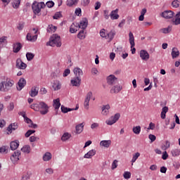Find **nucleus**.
I'll list each match as a JSON object with an SVG mask.
<instances>
[{
	"label": "nucleus",
	"mask_w": 180,
	"mask_h": 180,
	"mask_svg": "<svg viewBox=\"0 0 180 180\" xmlns=\"http://www.w3.org/2000/svg\"><path fill=\"white\" fill-rule=\"evenodd\" d=\"M46 46H51V47H61V39L60 36L57 34H53L51 39L47 42Z\"/></svg>",
	"instance_id": "nucleus-1"
},
{
	"label": "nucleus",
	"mask_w": 180,
	"mask_h": 180,
	"mask_svg": "<svg viewBox=\"0 0 180 180\" xmlns=\"http://www.w3.org/2000/svg\"><path fill=\"white\" fill-rule=\"evenodd\" d=\"M39 32V30L37 28H33L30 31V32L27 34V40L28 41H31L32 43H34L36 40H37V32Z\"/></svg>",
	"instance_id": "nucleus-2"
},
{
	"label": "nucleus",
	"mask_w": 180,
	"mask_h": 180,
	"mask_svg": "<svg viewBox=\"0 0 180 180\" xmlns=\"http://www.w3.org/2000/svg\"><path fill=\"white\" fill-rule=\"evenodd\" d=\"M44 8H46V4L44 2H40V3H33L32 6V11L35 15H37V13H40L41 9Z\"/></svg>",
	"instance_id": "nucleus-3"
},
{
	"label": "nucleus",
	"mask_w": 180,
	"mask_h": 180,
	"mask_svg": "<svg viewBox=\"0 0 180 180\" xmlns=\"http://www.w3.org/2000/svg\"><path fill=\"white\" fill-rule=\"evenodd\" d=\"M119 119H120V114L116 113L114 116H112L108 120H107L105 123L108 126H112V124H115V123H116Z\"/></svg>",
	"instance_id": "nucleus-4"
},
{
	"label": "nucleus",
	"mask_w": 180,
	"mask_h": 180,
	"mask_svg": "<svg viewBox=\"0 0 180 180\" xmlns=\"http://www.w3.org/2000/svg\"><path fill=\"white\" fill-rule=\"evenodd\" d=\"M39 112L41 115H47L49 113V105L46 103L41 101L39 102Z\"/></svg>",
	"instance_id": "nucleus-5"
},
{
	"label": "nucleus",
	"mask_w": 180,
	"mask_h": 180,
	"mask_svg": "<svg viewBox=\"0 0 180 180\" xmlns=\"http://www.w3.org/2000/svg\"><path fill=\"white\" fill-rule=\"evenodd\" d=\"M174 15H175L174 11L171 10H167L162 13L161 17L164 18L165 19H172V18H174Z\"/></svg>",
	"instance_id": "nucleus-6"
},
{
	"label": "nucleus",
	"mask_w": 180,
	"mask_h": 180,
	"mask_svg": "<svg viewBox=\"0 0 180 180\" xmlns=\"http://www.w3.org/2000/svg\"><path fill=\"white\" fill-rule=\"evenodd\" d=\"M92 95H93L92 91H89L86 95L84 106V109H86V110L89 109V101H91V98Z\"/></svg>",
	"instance_id": "nucleus-7"
},
{
	"label": "nucleus",
	"mask_w": 180,
	"mask_h": 180,
	"mask_svg": "<svg viewBox=\"0 0 180 180\" xmlns=\"http://www.w3.org/2000/svg\"><path fill=\"white\" fill-rule=\"evenodd\" d=\"M20 158V150H16L13 153V154L11 157V160L13 164H16L19 159Z\"/></svg>",
	"instance_id": "nucleus-8"
},
{
	"label": "nucleus",
	"mask_w": 180,
	"mask_h": 180,
	"mask_svg": "<svg viewBox=\"0 0 180 180\" xmlns=\"http://www.w3.org/2000/svg\"><path fill=\"white\" fill-rule=\"evenodd\" d=\"M15 67L16 68H18V70H26L27 65L23 63V61H22V59L18 58L16 60Z\"/></svg>",
	"instance_id": "nucleus-9"
},
{
	"label": "nucleus",
	"mask_w": 180,
	"mask_h": 180,
	"mask_svg": "<svg viewBox=\"0 0 180 180\" xmlns=\"http://www.w3.org/2000/svg\"><path fill=\"white\" fill-rule=\"evenodd\" d=\"M139 56L143 61H148V60H150V54L146 50H141Z\"/></svg>",
	"instance_id": "nucleus-10"
},
{
	"label": "nucleus",
	"mask_w": 180,
	"mask_h": 180,
	"mask_svg": "<svg viewBox=\"0 0 180 180\" xmlns=\"http://www.w3.org/2000/svg\"><path fill=\"white\" fill-rule=\"evenodd\" d=\"M117 82V77H116L114 75H110L107 77V84L108 85H115Z\"/></svg>",
	"instance_id": "nucleus-11"
},
{
	"label": "nucleus",
	"mask_w": 180,
	"mask_h": 180,
	"mask_svg": "<svg viewBox=\"0 0 180 180\" xmlns=\"http://www.w3.org/2000/svg\"><path fill=\"white\" fill-rule=\"evenodd\" d=\"M19 127V125H18L17 122L11 123L8 127H7V134H12V131L17 130V129Z\"/></svg>",
	"instance_id": "nucleus-12"
},
{
	"label": "nucleus",
	"mask_w": 180,
	"mask_h": 180,
	"mask_svg": "<svg viewBox=\"0 0 180 180\" xmlns=\"http://www.w3.org/2000/svg\"><path fill=\"white\" fill-rule=\"evenodd\" d=\"M120 16L119 15V9L117 8L111 11L110 18L112 20H117Z\"/></svg>",
	"instance_id": "nucleus-13"
},
{
	"label": "nucleus",
	"mask_w": 180,
	"mask_h": 180,
	"mask_svg": "<svg viewBox=\"0 0 180 180\" xmlns=\"http://www.w3.org/2000/svg\"><path fill=\"white\" fill-rule=\"evenodd\" d=\"M78 24L79 25L77 26L79 29H82V30H85V29L88 27V19L83 18Z\"/></svg>",
	"instance_id": "nucleus-14"
},
{
	"label": "nucleus",
	"mask_w": 180,
	"mask_h": 180,
	"mask_svg": "<svg viewBox=\"0 0 180 180\" xmlns=\"http://www.w3.org/2000/svg\"><path fill=\"white\" fill-rule=\"evenodd\" d=\"M1 1L4 4H9V2H11V0H1ZM12 5L15 9H18V8H19V6L20 5V0H13Z\"/></svg>",
	"instance_id": "nucleus-15"
},
{
	"label": "nucleus",
	"mask_w": 180,
	"mask_h": 180,
	"mask_svg": "<svg viewBox=\"0 0 180 180\" xmlns=\"http://www.w3.org/2000/svg\"><path fill=\"white\" fill-rule=\"evenodd\" d=\"M18 87H17L18 91H22L25 86H26V79L25 78H20L18 82Z\"/></svg>",
	"instance_id": "nucleus-16"
},
{
	"label": "nucleus",
	"mask_w": 180,
	"mask_h": 180,
	"mask_svg": "<svg viewBox=\"0 0 180 180\" xmlns=\"http://www.w3.org/2000/svg\"><path fill=\"white\" fill-rule=\"evenodd\" d=\"M110 109V105L109 104L104 105L101 108V115L103 116H108L109 115V110Z\"/></svg>",
	"instance_id": "nucleus-17"
},
{
	"label": "nucleus",
	"mask_w": 180,
	"mask_h": 180,
	"mask_svg": "<svg viewBox=\"0 0 180 180\" xmlns=\"http://www.w3.org/2000/svg\"><path fill=\"white\" fill-rule=\"evenodd\" d=\"M70 83L72 85V86H79V85H81V77H74L70 81Z\"/></svg>",
	"instance_id": "nucleus-18"
},
{
	"label": "nucleus",
	"mask_w": 180,
	"mask_h": 180,
	"mask_svg": "<svg viewBox=\"0 0 180 180\" xmlns=\"http://www.w3.org/2000/svg\"><path fill=\"white\" fill-rule=\"evenodd\" d=\"M122 87L120 84L115 85L110 89V94H119L122 91Z\"/></svg>",
	"instance_id": "nucleus-19"
},
{
	"label": "nucleus",
	"mask_w": 180,
	"mask_h": 180,
	"mask_svg": "<svg viewBox=\"0 0 180 180\" xmlns=\"http://www.w3.org/2000/svg\"><path fill=\"white\" fill-rule=\"evenodd\" d=\"M78 26H79V23L73 22L71 25L70 28V33H77V32L78 31V29H79V27Z\"/></svg>",
	"instance_id": "nucleus-20"
},
{
	"label": "nucleus",
	"mask_w": 180,
	"mask_h": 180,
	"mask_svg": "<svg viewBox=\"0 0 180 180\" xmlns=\"http://www.w3.org/2000/svg\"><path fill=\"white\" fill-rule=\"evenodd\" d=\"M22 49V44L17 42L13 44V53H19Z\"/></svg>",
	"instance_id": "nucleus-21"
},
{
	"label": "nucleus",
	"mask_w": 180,
	"mask_h": 180,
	"mask_svg": "<svg viewBox=\"0 0 180 180\" xmlns=\"http://www.w3.org/2000/svg\"><path fill=\"white\" fill-rule=\"evenodd\" d=\"M39 94V88L37 86H33L30 91V95L32 98H34V96H37Z\"/></svg>",
	"instance_id": "nucleus-22"
},
{
	"label": "nucleus",
	"mask_w": 180,
	"mask_h": 180,
	"mask_svg": "<svg viewBox=\"0 0 180 180\" xmlns=\"http://www.w3.org/2000/svg\"><path fill=\"white\" fill-rule=\"evenodd\" d=\"M52 88L54 91H59L61 89V83L58 80H55L53 83Z\"/></svg>",
	"instance_id": "nucleus-23"
},
{
	"label": "nucleus",
	"mask_w": 180,
	"mask_h": 180,
	"mask_svg": "<svg viewBox=\"0 0 180 180\" xmlns=\"http://www.w3.org/2000/svg\"><path fill=\"white\" fill-rule=\"evenodd\" d=\"M15 84V82L13 80H8L7 82H5V86H6V91L8 92V91H10L11 88L13 86V84Z\"/></svg>",
	"instance_id": "nucleus-24"
},
{
	"label": "nucleus",
	"mask_w": 180,
	"mask_h": 180,
	"mask_svg": "<svg viewBox=\"0 0 180 180\" xmlns=\"http://www.w3.org/2000/svg\"><path fill=\"white\" fill-rule=\"evenodd\" d=\"M175 18H173L172 22L176 25H180V11H179L175 15Z\"/></svg>",
	"instance_id": "nucleus-25"
},
{
	"label": "nucleus",
	"mask_w": 180,
	"mask_h": 180,
	"mask_svg": "<svg viewBox=\"0 0 180 180\" xmlns=\"http://www.w3.org/2000/svg\"><path fill=\"white\" fill-rule=\"evenodd\" d=\"M76 134H81L84 131V123L79 124L75 127Z\"/></svg>",
	"instance_id": "nucleus-26"
},
{
	"label": "nucleus",
	"mask_w": 180,
	"mask_h": 180,
	"mask_svg": "<svg viewBox=\"0 0 180 180\" xmlns=\"http://www.w3.org/2000/svg\"><path fill=\"white\" fill-rule=\"evenodd\" d=\"M73 72L76 77H81L84 75V72H82V70L79 68H75Z\"/></svg>",
	"instance_id": "nucleus-27"
},
{
	"label": "nucleus",
	"mask_w": 180,
	"mask_h": 180,
	"mask_svg": "<svg viewBox=\"0 0 180 180\" xmlns=\"http://www.w3.org/2000/svg\"><path fill=\"white\" fill-rule=\"evenodd\" d=\"M110 144H112V141L110 140L101 141L100 142V146L105 147V148H109V147H110Z\"/></svg>",
	"instance_id": "nucleus-28"
},
{
	"label": "nucleus",
	"mask_w": 180,
	"mask_h": 180,
	"mask_svg": "<svg viewBox=\"0 0 180 180\" xmlns=\"http://www.w3.org/2000/svg\"><path fill=\"white\" fill-rule=\"evenodd\" d=\"M96 154V150L95 149H92L89 150L87 153H86L84 156V158H91Z\"/></svg>",
	"instance_id": "nucleus-29"
},
{
	"label": "nucleus",
	"mask_w": 180,
	"mask_h": 180,
	"mask_svg": "<svg viewBox=\"0 0 180 180\" xmlns=\"http://www.w3.org/2000/svg\"><path fill=\"white\" fill-rule=\"evenodd\" d=\"M11 149L13 150H17L18 147H19V141H13L10 143Z\"/></svg>",
	"instance_id": "nucleus-30"
},
{
	"label": "nucleus",
	"mask_w": 180,
	"mask_h": 180,
	"mask_svg": "<svg viewBox=\"0 0 180 180\" xmlns=\"http://www.w3.org/2000/svg\"><path fill=\"white\" fill-rule=\"evenodd\" d=\"M129 44L131 45V49H132V47H134V46H135L134 35L133 34V32H130L129 33Z\"/></svg>",
	"instance_id": "nucleus-31"
},
{
	"label": "nucleus",
	"mask_w": 180,
	"mask_h": 180,
	"mask_svg": "<svg viewBox=\"0 0 180 180\" xmlns=\"http://www.w3.org/2000/svg\"><path fill=\"white\" fill-rule=\"evenodd\" d=\"M116 35V31L115 30H111L110 32L107 33V40H113L115 38V36Z\"/></svg>",
	"instance_id": "nucleus-32"
},
{
	"label": "nucleus",
	"mask_w": 180,
	"mask_h": 180,
	"mask_svg": "<svg viewBox=\"0 0 180 180\" xmlns=\"http://www.w3.org/2000/svg\"><path fill=\"white\" fill-rule=\"evenodd\" d=\"M53 108L57 110V109H60V106H61V103H60V98H56L53 100Z\"/></svg>",
	"instance_id": "nucleus-33"
},
{
	"label": "nucleus",
	"mask_w": 180,
	"mask_h": 180,
	"mask_svg": "<svg viewBox=\"0 0 180 180\" xmlns=\"http://www.w3.org/2000/svg\"><path fill=\"white\" fill-rule=\"evenodd\" d=\"M172 58H176L177 57H179V51H178V49L173 48L172 51Z\"/></svg>",
	"instance_id": "nucleus-34"
},
{
	"label": "nucleus",
	"mask_w": 180,
	"mask_h": 180,
	"mask_svg": "<svg viewBox=\"0 0 180 180\" xmlns=\"http://www.w3.org/2000/svg\"><path fill=\"white\" fill-rule=\"evenodd\" d=\"M66 5L68 6H76V5H78V0H68Z\"/></svg>",
	"instance_id": "nucleus-35"
},
{
	"label": "nucleus",
	"mask_w": 180,
	"mask_h": 180,
	"mask_svg": "<svg viewBox=\"0 0 180 180\" xmlns=\"http://www.w3.org/2000/svg\"><path fill=\"white\" fill-rule=\"evenodd\" d=\"M172 30V25H169L166 28L161 29L160 32H162V33H164L165 34H167V33H170Z\"/></svg>",
	"instance_id": "nucleus-36"
},
{
	"label": "nucleus",
	"mask_w": 180,
	"mask_h": 180,
	"mask_svg": "<svg viewBox=\"0 0 180 180\" xmlns=\"http://www.w3.org/2000/svg\"><path fill=\"white\" fill-rule=\"evenodd\" d=\"M70 139H71V134L68 132L64 133L61 137L62 141H67V140H70Z\"/></svg>",
	"instance_id": "nucleus-37"
},
{
	"label": "nucleus",
	"mask_w": 180,
	"mask_h": 180,
	"mask_svg": "<svg viewBox=\"0 0 180 180\" xmlns=\"http://www.w3.org/2000/svg\"><path fill=\"white\" fill-rule=\"evenodd\" d=\"M52 157L53 156L51 155V153L50 152H46L43 156V160L44 161H50Z\"/></svg>",
	"instance_id": "nucleus-38"
},
{
	"label": "nucleus",
	"mask_w": 180,
	"mask_h": 180,
	"mask_svg": "<svg viewBox=\"0 0 180 180\" xmlns=\"http://www.w3.org/2000/svg\"><path fill=\"white\" fill-rule=\"evenodd\" d=\"M31 109L35 110V112H39L40 110V103H34L30 105Z\"/></svg>",
	"instance_id": "nucleus-39"
},
{
	"label": "nucleus",
	"mask_w": 180,
	"mask_h": 180,
	"mask_svg": "<svg viewBox=\"0 0 180 180\" xmlns=\"http://www.w3.org/2000/svg\"><path fill=\"white\" fill-rule=\"evenodd\" d=\"M21 151L22 153H26L27 154H29L31 151L30 146L29 145H25L21 148Z\"/></svg>",
	"instance_id": "nucleus-40"
},
{
	"label": "nucleus",
	"mask_w": 180,
	"mask_h": 180,
	"mask_svg": "<svg viewBox=\"0 0 180 180\" xmlns=\"http://www.w3.org/2000/svg\"><path fill=\"white\" fill-rule=\"evenodd\" d=\"M132 131L133 133H134V134H140V133L141 132V127L140 126L134 127L132 129Z\"/></svg>",
	"instance_id": "nucleus-41"
},
{
	"label": "nucleus",
	"mask_w": 180,
	"mask_h": 180,
	"mask_svg": "<svg viewBox=\"0 0 180 180\" xmlns=\"http://www.w3.org/2000/svg\"><path fill=\"white\" fill-rule=\"evenodd\" d=\"M139 157H140V153H139V152H137L133 155V158L131 160V165H133V164H134V162H136V161H137V159L139 158Z\"/></svg>",
	"instance_id": "nucleus-42"
},
{
	"label": "nucleus",
	"mask_w": 180,
	"mask_h": 180,
	"mask_svg": "<svg viewBox=\"0 0 180 180\" xmlns=\"http://www.w3.org/2000/svg\"><path fill=\"white\" fill-rule=\"evenodd\" d=\"M77 37L80 40H84V39H85V33L84 32V30L79 31V32L77 34Z\"/></svg>",
	"instance_id": "nucleus-43"
},
{
	"label": "nucleus",
	"mask_w": 180,
	"mask_h": 180,
	"mask_svg": "<svg viewBox=\"0 0 180 180\" xmlns=\"http://www.w3.org/2000/svg\"><path fill=\"white\" fill-rule=\"evenodd\" d=\"M100 36L101 37H103L104 39H108V32H106V30H105V29H102L100 31Z\"/></svg>",
	"instance_id": "nucleus-44"
},
{
	"label": "nucleus",
	"mask_w": 180,
	"mask_h": 180,
	"mask_svg": "<svg viewBox=\"0 0 180 180\" xmlns=\"http://www.w3.org/2000/svg\"><path fill=\"white\" fill-rule=\"evenodd\" d=\"M0 91L1 92H6V87L5 86V81L0 82Z\"/></svg>",
	"instance_id": "nucleus-45"
},
{
	"label": "nucleus",
	"mask_w": 180,
	"mask_h": 180,
	"mask_svg": "<svg viewBox=\"0 0 180 180\" xmlns=\"http://www.w3.org/2000/svg\"><path fill=\"white\" fill-rule=\"evenodd\" d=\"M71 110H74V108L71 109L66 108L64 105H61V111L63 112V113H68V112H71Z\"/></svg>",
	"instance_id": "nucleus-46"
},
{
	"label": "nucleus",
	"mask_w": 180,
	"mask_h": 180,
	"mask_svg": "<svg viewBox=\"0 0 180 180\" xmlns=\"http://www.w3.org/2000/svg\"><path fill=\"white\" fill-rule=\"evenodd\" d=\"M26 57H27V61H32V60H33V58H34V54L27 52L26 53Z\"/></svg>",
	"instance_id": "nucleus-47"
},
{
	"label": "nucleus",
	"mask_w": 180,
	"mask_h": 180,
	"mask_svg": "<svg viewBox=\"0 0 180 180\" xmlns=\"http://www.w3.org/2000/svg\"><path fill=\"white\" fill-rule=\"evenodd\" d=\"M180 1L179 0H174L172 2V8H179Z\"/></svg>",
	"instance_id": "nucleus-48"
},
{
	"label": "nucleus",
	"mask_w": 180,
	"mask_h": 180,
	"mask_svg": "<svg viewBox=\"0 0 180 180\" xmlns=\"http://www.w3.org/2000/svg\"><path fill=\"white\" fill-rule=\"evenodd\" d=\"M172 155L173 157H178L179 156V154H180V150L179 149H174L172 150Z\"/></svg>",
	"instance_id": "nucleus-49"
},
{
	"label": "nucleus",
	"mask_w": 180,
	"mask_h": 180,
	"mask_svg": "<svg viewBox=\"0 0 180 180\" xmlns=\"http://www.w3.org/2000/svg\"><path fill=\"white\" fill-rule=\"evenodd\" d=\"M169 147H171V143L169 141H166L165 142V145L162 146V150H167V148H169Z\"/></svg>",
	"instance_id": "nucleus-50"
},
{
	"label": "nucleus",
	"mask_w": 180,
	"mask_h": 180,
	"mask_svg": "<svg viewBox=\"0 0 180 180\" xmlns=\"http://www.w3.org/2000/svg\"><path fill=\"white\" fill-rule=\"evenodd\" d=\"M123 176L124 179H130L131 178V173L130 172H124Z\"/></svg>",
	"instance_id": "nucleus-51"
},
{
	"label": "nucleus",
	"mask_w": 180,
	"mask_h": 180,
	"mask_svg": "<svg viewBox=\"0 0 180 180\" xmlns=\"http://www.w3.org/2000/svg\"><path fill=\"white\" fill-rule=\"evenodd\" d=\"M103 16L106 20H108V19H109V18H110V14H109V10L103 11Z\"/></svg>",
	"instance_id": "nucleus-52"
},
{
	"label": "nucleus",
	"mask_w": 180,
	"mask_h": 180,
	"mask_svg": "<svg viewBox=\"0 0 180 180\" xmlns=\"http://www.w3.org/2000/svg\"><path fill=\"white\" fill-rule=\"evenodd\" d=\"M30 179V175L28 172H24L22 176V180H27Z\"/></svg>",
	"instance_id": "nucleus-53"
},
{
	"label": "nucleus",
	"mask_w": 180,
	"mask_h": 180,
	"mask_svg": "<svg viewBox=\"0 0 180 180\" xmlns=\"http://www.w3.org/2000/svg\"><path fill=\"white\" fill-rule=\"evenodd\" d=\"M6 40H8V37L3 36L0 37V46H2L4 43H6Z\"/></svg>",
	"instance_id": "nucleus-54"
},
{
	"label": "nucleus",
	"mask_w": 180,
	"mask_h": 180,
	"mask_svg": "<svg viewBox=\"0 0 180 180\" xmlns=\"http://www.w3.org/2000/svg\"><path fill=\"white\" fill-rule=\"evenodd\" d=\"M33 133H36L35 130H28L25 134V137H30V136H32V134H33Z\"/></svg>",
	"instance_id": "nucleus-55"
},
{
	"label": "nucleus",
	"mask_w": 180,
	"mask_h": 180,
	"mask_svg": "<svg viewBox=\"0 0 180 180\" xmlns=\"http://www.w3.org/2000/svg\"><path fill=\"white\" fill-rule=\"evenodd\" d=\"M117 162H119L117 160H115L113 161V162L112 163L111 169H116V168H117Z\"/></svg>",
	"instance_id": "nucleus-56"
},
{
	"label": "nucleus",
	"mask_w": 180,
	"mask_h": 180,
	"mask_svg": "<svg viewBox=\"0 0 180 180\" xmlns=\"http://www.w3.org/2000/svg\"><path fill=\"white\" fill-rule=\"evenodd\" d=\"M63 15H61V12H57L55 13V15L53 16V19H60Z\"/></svg>",
	"instance_id": "nucleus-57"
},
{
	"label": "nucleus",
	"mask_w": 180,
	"mask_h": 180,
	"mask_svg": "<svg viewBox=\"0 0 180 180\" xmlns=\"http://www.w3.org/2000/svg\"><path fill=\"white\" fill-rule=\"evenodd\" d=\"M15 109V104L13 103H10L9 105L8 106V110L9 112H12Z\"/></svg>",
	"instance_id": "nucleus-58"
},
{
	"label": "nucleus",
	"mask_w": 180,
	"mask_h": 180,
	"mask_svg": "<svg viewBox=\"0 0 180 180\" xmlns=\"http://www.w3.org/2000/svg\"><path fill=\"white\" fill-rule=\"evenodd\" d=\"M148 139L150 140L151 143H154V141L157 140V137L153 134H149Z\"/></svg>",
	"instance_id": "nucleus-59"
},
{
	"label": "nucleus",
	"mask_w": 180,
	"mask_h": 180,
	"mask_svg": "<svg viewBox=\"0 0 180 180\" xmlns=\"http://www.w3.org/2000/svg\"><path fill=\"white\" fill-rule=\"evenodd\" d=\"M89 2H91V0H83L82 1V6H88L89 5Z\"/></svg>",
	"instance_id": "nucleus-60"
},
{
	"label": "nucleus",
	"mask_w": 180,
	"mask_h": 180,
	"mask_svg": "<svg viewBox=\"0 0 180 180\" xmlns=\"http://www.w3.org/2000/svg\"><path fill=\"white\" fill-rule=\"evenodd\" d=\"M37 140H39V137H36L33 136L30 137V143H34V141H37Z\"/></svg>",
	"instance_id": "nucleus-61"
},
{
	"label": "nucleus",
	"mask_w": 180,
	"mask_h": 180,
	"mask_svg": "<svg viewBox=\"0 0 180 180\" xmlns=\"http://www.w3.org/2000/svg\"><path fill=\"white\" fill-rule=\"evenodd\" d=\"M70 73L71 70H70V69H65L63 72V77H68V75H70Z\"/></svg>",
	"instance_id": "nucleus-62"
},
{
	"label": "nucleus",
	"mask_w": 180,
	"mask_h": 180,
	"mask_svg": "<svg viewBox=\"0 0 180 180\" xmlns=\"http://www.w3.org/2000/svg\"><path fill=\"white\" fill-rule=\"evenodd\" d=\"M46 6H48L49 8H53V6H54V3L53 1H47L46 4Z\"/></svg>",
	"instance_id": "nucleus-63"
},
{
	"label": "nucleus",
	"mask_w": 180,
	"mask_h": 180,
	"mask_svg": "<svg viewBox=\"0 0 180 180\" xmlns=\"http://www.w3.org/2000/svg\"><path fill=\"white\" fill-rule=\"evenodd\" d=\"M75 13V14H76L77 16H81V13H82L81 8H76Z\"/></svg>",
	"instance_id": "nucleus-64"
}]
</instances>
